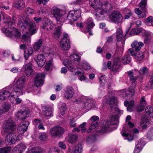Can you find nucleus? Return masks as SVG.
<instances>
[{
    "instance_id": "obj_44",
    "label": "nucleus",
    "mask_w": 153,
    "mask_h": 153,
    "mask_svg": "<svg viewBox=\"0 0 153 153\" xmlns=\"http://www.w3.org/2000/svg\"><path fill=\"white\" fill-rule=\"evenodd\" d=\"M79 65L82 68L86 70L90 69L91 68L90 66L85 61L82 62L81 63H80Z\"/></svg>"
},
{
    "instance_id": "obj_33",
    "label": "nucleus",
    "mask_w": 153,
    "mask_h": 153,
    "mask_svg": "<svg viewBox=\"0 0 153 153\" xmlns=\"http://www.w3.org/2000/svg\"><path fill=\"white\" fill-rule=\"evenodd\" d=\"M147 1V0H141L139 4V7L142 10L145 12H147V10L146 8Z\"/></svg>"
},
{
    "instance_id": "obj_1",
    "label": "nucleus",
    "mask_w": 153,
    "mask_h": 153,
    "mask_svg": "<svg viewBox=\"0 0 153 153\" xmlns=\"http://www.w3.org/2000/svg\"><path fill=\"white\" fill-rule=\"evenodd\" d=\"M4 131L9 133L5 137V141L6 144L11 145L15 144L16 141L22 139L21 136L16 131V126L14 121L9 119L4 121L3 126Z\"/></svg>"
},
{
    "instance_id": "obj_36",
    "label": "nucleus",
    "mask_w": 153,
    "mask_h": 153,
    "mask_svg": "<svg viewBox=\"0 0 153 153\" xmlns=\"http://www.w3.org/2000/svg\"><path fill=\"white\" fill-rule=\"evenodd\" d=\"M53 67V64L52 62V59L48 61L45 66V70L46 71H49L50 70L52 69Z\"/></svg>"
},
{
    "instance_id": "obj_2",
    "label": "nucleus",
    "mask_w": 153,
    "mask_h": 153,
    "mask_svg": "<svg viewBox=\"0 0 153 153\" xmlns=\"http://www.w3.org/2000/svg\"><path fill=\"white\" fill-rule=\"evenodd\" d=\"M117 102V98L114 97H111L108 102L110 105L111 112L116 113V114H122L123 113V111L120 110L118 108H117L116 105ZM118 116L117 114L116 115H113L111 116V118L110 121H107L106 122L105 124L104 127H102L101 130L99 131L100 132L102 133L105 132L108 130V128L112 125L117 124L118 123Z\"/></svg>"
},
{
    "instance_id": "obj_27",
    "label": "nucleus",
    "mask_w": 153,
    "mask_h": 153,
    "mask_svg": "<svg viewBox=\"0 0 153 153\" xmlns=\"http://www.w3.org/2000/svg\"><path fill=\"white\" fill-rule=\"evenodd\" d=\"M95 102L93 99H88L86 102L85 103V106L86 108L90 110L92 108L95 106Z\"/></svg>"
},
{
    "instance_id": "obj_43",
    "label": "nucleus",
    "mask_w": 153,
    "mask_h": 153,
    "mask_svg": "<svg viewBox=\"0 0 153 153\" xmlns=\"http://www.w3.org/2000/svg\"><path fill=\"white\" fill-rule=\"evenodd\" d=\"M134 58L137 60L140 61L143 58V53L141 51H138L134 55Z\"/></svg>"
},
{
    "instance_id": "obj_54",
    "label": "nucleus",
    "mask_w": 153,
    "mask_h": 153,
    "mask_svg": "<svg viewBox=\"0 0 153 153\" xmlns=\"http://www.w3.org/2000/svg\"><path fill=\"white\" fill-rule=\"evenodd\" d=\"M86 124V123L84 122L79 126V128L81 129V131L82 133L85 132L86 131V129L85 127Z\"/></svg>"
},
{
    "instance_id": "obj_53",
    "label": "nucleus",
    "mask_w": 153,
    "mask_h": 153,
    "mask_svg": "<svg viewBox=\"0 0 153 153\" xmlns=\"http://www.w3.org/2000/svg\"><path fill=\"white\" fill-rule=\"evenodd\" d=\"M147 137L149 139H152L153 138V128L150 129L147 133Z\"/></svg>"
},
{
    "instance_id": "obj_48",
    "label": "nucleus",
    "mask_w": 153,
    "mask_h": 153,
    "mask_svg": "<svg viewBox=\"0 0 153 153\" xmlns=\"http://www.w3.org/2000/svg\"><path fill=\"white\" fill-rule=\"evenodd\" d=\"M82 149V145L80 144H78L75 147L74 153H81Z\"/></svg>"
},
{
    "instance_id": "obj_16",
    "label": "nucleus",
    "mask_w": 153,
    "mask_h": 153,
    "mask_svg": "<svg viewBox=\"0 0 153 153\" xmlns=\"http://www.w3.org/2000/svg\"><path fill=\"white\" fill-rule=\"evenodd\" d=\"M64 131L62 127L55 126L50 129L49 134L52 137H58L63 133Z\"/></svg>"
},
{
    "instance_id": "obj_17",
    "label": "nucleus",
    "mask_w": 153,
    "mask_h": 153,
    "mask_svg": "<svg viewBox=\"0 0 153 153\" xmlns=\"http://www.w3.org/2000/svg\"><path fill=\"white\" fill-rule=\"evenodd\" d=\"M29 124L28 121L20 123L19 125L18 128V134L21 136V134H22L25 132L27 128V127Z\"/></svg>"
},
{
    "instance_id": "obj_60",
    "label": "nucleus",
    "mask_w": 153,
    "mask_h": 153,
    "mask_svg": "<svg viewBox=\"0 0 153 153\" xmlns=\"http://www.w3.org/2000/svg\"><path fill=\"white\" fill-rule=\"evenodd\" d=\"M2 54L4 57H7L10 56V52L8 50H5L3 51Z\"/></svg>"
},
{
    "instance_id": "obj_19",
    "label": "nucleus",
    "mask_w": 153,
    "mask_h": 153,
    "mask_svg": "<svg viewBox=\"0 0 153 153\" xmlns=\"http://www.w3.org/2000/svg\"><path fill=\"white\" fill-rule=\"evenodd\" d=\"M105 12L102 7L96 8L94 12V16L95 19L98 20H100Z\"/></svg>"
},
{
    "instance_id": "obj_18",
    "label": "nucleus",
    "mask_w": 153,
    "mask_h": 153,
    "mask_svg": "<svg viewBox=\"0 0 153 153\" xmlns=\"http://www.w3.org/2000/svg\"><path fill=\"white\" fill-rule=\"evenodd\" d=\"M35 60L38 66L42 67L44 65L46 61L44 56L42 54H37L35 57Z\"/></svg>"
},
{
    "instance_id": "obj_38",
    "label": "nucleus",
    "mask_w": 153,
    "mask_h": 153,
    "mask_svg": "<svg viewBox=\"0 0 153 153\" xmlns=\"http://www.w3.org/2000/svg\"><path fill=\"white\" fill-rule=\"evenodd\" d=\"M59 25V26H58V28L56 29L53 35V37L56 39H58L61 33V28L62 25H60V24Z\"/></svg>"
},
{
    "instance_id": "obj_7",
    "label": "nucleus",
    "mask_w": 153,
    "mask_h": 153,
    "mask_svg": "<svg viewBox=\"0 0 153 153\" xmlns=\"http://www.w3.org/2000/svg\"><path fill=\"white\" fill-rule=\"evenodd\" d=\"M25 77L22 76L17 80L14 87L12 88V92L15 95H20L23 94V88L25 87Z\"/></svg>"
},
{
    "instance_id": "obj_20",
    "label": "nucleus",
    "mask_w": 153,
    "mask_h": 153,
    "mask_svg": "<svg viewBox=\"0 0 153 153\" xmlns=\"http://www.w3.org/2000/svg\"><path fill=\"white\" fill-rule=\"evenodd\" d=\"M3 19L4 20V23L6 24H8L9 25H11L15 22L16 17L15 15H13L12 16V19H11L10 17L8 15L4 14L3 15Z\"/></svg>"
},
{
    "instance_id": "obj_28",
    "label": "nucleus",
    "mask_w": 153,
    "mask_h": 153,
    "mask_svg": "<svg viewBox=\"0 0 153 153\" xmlns=\"http://www.w3.org/2000/svg\"><path fill=\"white\" fill-rule=\"evenodd\" d=\"M124 105L127 107V110L129 112H131L133 110V108L134 105V101L131 100L129 102L128 101H126L124 102Z\"/></svg>"
},
{
    "instance_id": "obj_46",
    "label": "nucleus",
    "mask_w": 153,
    "mask_h": 153,
    "mask_svg": "<svg viewBox=\"0 0 153 153\" xmlns=\"http://www.w3.org/2000/svg\"><path fill=\"white\" fill-rule=\"evenodd\" d=\"M26 148V147L25 145L24 144L21 143L17 145L16 148L14 149V150L15 151H17V149L19 151L21 152L24 151Z\"/></svg>"
},
{
    "instance_id": "obj_64",
    "label": "nucleus",
    "mask_w": 153,
    "mask_h": 153,
    "mask_svg": "<svg viewBox=\"0 0 153 153\" xmlns=\"http://www.w3.org/2000/svg\"><path fill=\"white\" fill-rule=\"evenodd\" d=\"M148 85L151 88H153V76H151Z\"/></svg>"
},
{
    "instance_id": "obj_41",
    "label": "nucleus",
    "mask_w": 153,
    "mask_h": 153,
    "mask_svg": "<svg viewBox=\"0 0 153 153\" xmlns=\"http://www.w3.org/2000/svg\"><path fill=\"white\" fill-rule=\"evenodd\" d=\"M134 11L135 13L138 15V17L140 18H145L146 16L147 12H144L143 13H142V11L139 8H136Z\"/></svg>"
},
{
    "instance_id": "obj_39",
    "label": "nucleus",
    "mask_w": 153,
    "mask_h": 153,
    "mask_svg": "<svg viewBox=\"0 0 153 153\" xmlns=\"http://www.w3.org/2000/svg\"><path fill=\"white\" fill-rule=\"evenodd\" d=\"M117 38L118 42H120L123 39V32L122 29L120 27L117 30Z\"/></svg>"
},
{
    "instance_id": "obj_51",
    "label": "nucleus",
    "mask_w": 153,
    "mask_h": 153,
    "mask_svg": "<svg viewBox=\"0 0 153 153\" xmlns=\"http://www.w3.org/2000/svg\"><path fill=\"white\" fill-rule=\"evenodd\" d=\"M98 125V122H92L91 125L89 127V129L87 130V132H89L90 131V130L92 129L95 128L96 127H97Z\"/></svg>"
},
{
    "instance_id": "obj_6",
    "label": "nucleus",
    "mask_w": 153,
    "mask_h": 153,
    "mask_svg": "<svg viewBox=\"0 0 153 153\" xmlns=\"http://www.w3.org/2000/svg\"><path fill=\"white\" fill-rule=\"evenodd\" d=\"M51 12L55 19L57 24L62 25L64 22L66 23V18L62 10L56 7H53L51 10Z\"/></svg>"
},
{
    "instance_id": "obj_63",
    "label": "nucleus",
    "mask_w": 153,
    "mask_h": 153,
    "mask_svg": "<svg viewBox=\"0 0 153 153\" xmlns=\"http://www.w3.org/2000/svg\"><path fill=\"white\" fill-rule=\"evenodd\" d=\"M90 120L92 122H98V121L99 120V117L97 116H93L90 118Z\"/></svg>"
},
{
    "instance_id": "obj_13",
    "label": "nucleus",
    "mask_w": 153,
    "mask_h": 153,
    "mask_svg": "<svg viewBox=\"0 0 153 153\" xmlns=\"http://www.w3.org/2000/svg\"><path fill=\"white\" fill-rule=\"evenodd\" d=\"M60 47L62 50L67 51L70 48V42L69 37L68 34H65L61 39L60 42Z\"/></svg>"
},
{
    "instance_id": "obj_55",
    "label": "nucleus",
    "mask_w": 153,
    "mask_h": 153,
    "mask_svg": "<svg viewBox=\"0 0 153 153\" xmlns=\"http://www.w3.org/2000/svg\"><path fill=\"white\" fill-rule=\"evenodd\" d=\"M34 10L30 8H27L25 10V13L27 15H32L34 13Z\"/></svg>"
},
{
    "instance_id": "obj_62",
    "label": "nucleus",
    "mask_w": 153,
    "mask_h": 153,
    "mask_svg": "<svg viewBox=\"0 0 153 153\" xmlns=\"http://www.w3.org/2000/svg\"><path fill=\"white\" fill-rule=\"evenodd\" d=\"M146 101L144 97H143L141 99L139 105H140L145 107L146 105Z\"/></svg>"
},
{
    "instance_id": "obj_14",
    "label": "nucleus",
    "mask_w": 153,
    "mask_h": 153,
    "mask_svg": "<svg viewBox=\"0 0 153 153\" xmlns=\"http://www.w3.org/2000/svg\"><path fill=\"white\" fill-rule=\"evenodd\" d=\"M29 114L28 108L25 107L18 111L16 114V116L19 119L23 120L26 119Z\"/></svg>"
},
{
    "instance_id": "obj_56",
    "label": "nucleus",
    "mask_w": 153,
    "mask_h": 153,
    "mask_svg": "<svg viewBox=\"0 0 153 153\" xmlns=\"http://www.w3.org/2000/svg\"><path fill=\"white\" fill-rule=\"evenodd\" d=\"M10 151V148H3L1 149L0 152V153H9Z\"/></svg>"
},
{
    "instance_id": "obj_22",
    "label": "nucleus",
    "mask_w": 153,
    "mask_h": 153,
    "mask_svg": "<svg viewBox=\"0 0 153 153\" xmlns=\"http://www.w3.org/2000/svg\"><path fill=\"white\" fill-rule=\"evenodd\" d=\"M142 33V36L145 37L144 43L145 44H150L152 41V37L150 33L146 31H143Z\"/></svg>"
},
{
    "instance_id": "obj_9",
    "label": "nucleus",
    "mask_w": 153,
    "mask_h": 153,
    "mask_svg": "<svg viewBox=\"0 0 153 153\" xmlns=\"http://www.w3.org/2000/svg\"><path fill=\"white\" fill-rule=\"evenodd\" d=\"M15 94L12 92V88L8 87L0 91V100L4 101L8 98L13 97Z\"/></svg>"
},
{
    "instance_id": "obj_59",
    "label": "nucleus",
    "mask_w": 153,
    "mask_h": 153,
    "mask_svg": "<svg viewBox=\"0 0 153 153\" xmlns=\"http://www.w3.org/2000/svg\"><path fill=\"white\" fill-rule=\"evenodd\" d=\"M39 139L43 141H45L46 140L47 138V136L46 134L45 133H43L41 134L39 136Z\"/></svg>"
},
{
    "instance_id": "obj_30",
    "label": "nucleus",
    "mask_w": 153,
    "mask_h": 153,
    "mask_svg": "<svg viewBox=\"0 0 153 153\" xmlns=\"http://www.w3.org/2000/svg\"><path fill=\"white\" fill-rule=\"evenodd\" d=\"M101 7L105 10V12L109 11L113 9V6L111 4L107 1L105 2L102 4Z\"/></svg>"
},
{
    "instance_id": "obj_45",
    "label": "nucleus",
    "mask_w": 153,
    "mask_h": 153,
    "mask_svg": "<svg viewBox=\"0 0 153 153\" xmlns=\"http://www.w3.org/2000/svg\"><path fill=\"white\" fill-rule=\"evenodd\" d=\"M59 113L62 116H63L66 111V105L65 103H62L59 108Z\"/></svg>"
},
{
    "instance_id": "obj_15",
    "label": "nucleus",
    "mask_w": 153,
    "mask_h": 153,
    "mask_svg": "<svg viewBox=\"0 0 153 153\" xmlns=\"http://www.w3.org/2000/svg\"><path fill=\"white\" fill-rule=\"evenodd\" d=\"M45 75L44 73H38L36 74L34 79V84L36 87L41 86L43 85Z\"/></svg>"
},
{
    "instance_id": "obj_40",
    "label": "nucleus",
    "mask_w": 153,
    "mask_h": 153,
    "mask_svg": "<svg viewBox=\"0 0 153 153\" xmlns=\"http://www.w3.org/2000/svg\"><path fill=\"white\" fill-rule=\"evenodd\" d=\"M10 108V106L8 104H3L0 109V112L2 114L3 113L7 112Z\"/></svg>"
},
{
    "instance_id": "obj_47",
    "label": "nucleus",
    "mask_w": 153,
    "mask_h": 153,
    "mask_svg": "<svg viewBox=\"0 0 153 153\" xmlns=\"http://www.w3.org/2000/svg\"><path fill=\"white\" fill-rule=\"evenodd\" d=\"M131 60V58L128 55L125 56L122 59V62L124 65L129 63Z\"/></svg>"
},
{
    "instance_id": "obj_50",
    "label": "nucleus",
    "mask_w": 153,
    "mask_h": 153,
    "mask_svg": "<svg viewBox=\"0 0 153 153\" xmlns=\"http://www.w3.org/2000/svg\"><path fill=\"white\" fill-rule=\"evenodd\" d=\"M96 140L95 136L91 135L89 136L87 138V141L88 142L92 143Z\"/></svg>"
},
{
    "instance_id": "obj_25",
    "label": "nucleus",
    "mask_w": 153,
    "mask_h": 153,
    "mask_svg": "<svg viewBox=\"0 0 153 153\" xmlns=\"http://www.w3.org/2000/svg\"><path fill=\"white\" fill-rule=\"evenodd\" d=\"M144 44L142 42H138L137 40L134 41L131 44L132 48H134L136 51H140L141 47H143Z\"/></svg>"
},
{
    "instance_id": "obj_57",
    "label": "nucleus",
    "mask_w": 153,
    "mask_h": 153,
    "mask_svg": "<svg viewBox=\"0 0 153 153\" xmlns=\"http://www.w3.org/2000/svg\"><path fill=\"white\" fill-rule=\"evenodd\" d=\"M122 135L124 136H127L126 138L128 141H131L133 139V136H128V134L125 132H124L122 133Z\"/></svg>"
},
{
    "instance_id": "obj_10",
    "label": "nucleus",
    "mask_w": 153,
    "mask_h": 153,
    "mask_svg": "<svg viewBox=\"0 0 153 153\" xmlns=\"http://www.w3.org/2000/svg\"><path fill=\"white\" fill-rule=\"evenodd\" d=\"M2 30L6 36L10 37L14 36L16 38H19L21 35L20 32L18 30L14 27L4 28Z\"/></svg>"
},
{
    "instance_id": "obj_58",
    "label": "nucleus",
    "mask_w": 153,
    "mask_h": 153,
    "mask_svg": "<svg viewBox=\"0 0 153 153\" xmlns=\"http://www.w3.org/2000/svg\"><path fill=\"white\" fill-rule=\"evenodd\" d=\"M142 141H143L141 140H140V141H139L137 143V145L136 146V147L142 149L144 146L143 143Z\"/></svg>"
},
{
    "instance_id": "obj_8",
    "label": "nucleus",
    "mask_w": 153,
    "mask_h": 153,
    "mask_svg": "<svg viewBox=\"0 0 153 153\" xmlns=\"http://www.w3.org/2000/svg\"><path fill=\"white\" fill-rule=\"evenodd\" d=\"M81 16V11L80 9L70 11L66 17V24H72Z\"/></svg>"
},
{
    "instance_id": "obj_26",
    "label": "nucleus",
    "mask_w": 153,
    "mask_h": 153,
    "mask_svg": "<svg viewBox=\"0 0 153 153\" xmlns=\"http://www.w3.org/2000/svg\"><path fill=\"white\" fill-rule=\"evenodd\" d=\"M90 4L94 8L101 7L102 3L100 0H90Z\"/></svg>"
},
{
    "instance_id": "obj_5",
    "label": "nucleus",
    "mask_w": 153,
    "mask_h": 153,
    "mask_svg": "<svg viewBox=\"0 0 153 153\" xmlns=\"http://www.w3.org/2000/svg\"><path fill=\"white\" fill-rule=\"evenodd\" d=\"M19 25L21 28H26L28 27L29 30L33 35L36 32L35 29L36 24L32 20L28 18L27 17L24 19L23 17H21L19 19Z\"/></svg>"
},
{
    "instance_id": "obj_4",
    "label": "nucleus",
    "mask_w": 153,
    "mask_h": 153,
    "mask_svg": "<svg viewBox=\"0 0 153 153\" xmlns=\"http://www.w3.org/2000/svg\"><path fill=\"white\" fill-rule=\"evenodd\" d=\"M80 57L78 54L73 53L70 55L68 59H65L63 61V64L66 66L71 72H75L74 75H79V74H83L84 72L82 71H75L77 67L74 66L75 65H79L80 63Z\"/></svg>"
},
{
    "instance_id": "obj_3",
    "label": "nucleus",
    "mask_w": 153,
    "mask_h": 153,
    "mask_svg": "<svg viewBox=\"0 0 153 153\" xmlns=\"http://www.w3.org/2000/svg\"><path fill=\"white\" fill-rule=\"evenodd\" d=\"M134 72L129 71L127 72L128 76L129 78L130 81L132 84L128 89V91L131 95H134L135 93L134 88L136 84V80L139 79L140 82L142 81L144 75L148 72V69L146 67H143L141 69L138 70L134 69Z\"/></svg>"
},
{
    "instance_id": "obj_11",
    "label": "nucleus",
    "mask_w": 153,
    "mask_h": 153,
    "mask_svg": "<svg viewBox=\"0 0 153 153\" xmlns=\"http://www.w3.org/2000/svg\"><path fill=\"white\" fill-rule=\"evenodd\" d=\"M110 18L113 22L118 25L123 22V17L119 12H113L110 16Z\"/></svg>"
},
{
    "instance_id": "obj_23",
    "label": "nucleus",
    "mask_w": 153,
    "mask_h": 153,
    "mask_svg": "<svg viewBox=\"0 0 153 153\" xmlns=\"http://www.w3.org/2000/svg\"><path fill=\"white\" fill-rule=\"evenodd\" d=\"M73 89L71 87H68L64 94L65 98L67 99H69L73 96Z\"/></svg>"
},
{
    "instance_id": "obj_37",
    "label": "nucleus",
    "mask_w": 153,
    "mask_h": 153,
    "mask_svg": "<svg viewBox=\"0 0 153 153\" xmlns=\"http://www.w3.org/2000/svg\"><path fill=\"white\" fill-rule=\"evenodd\" d=\"M145 111L147 115L150 117H153V107L150 105L147 106L145 109Z\"/></svg>"
},
{
    "instance_id": "obj_24",
    "label": "nucleus",
    "mask_w": 153,
    "mask_h": 153,
    "mask_svg": "<svg viewBox=\"0 0 153 153\" xmlns=\"http://www.w3.org/2000/svg\"><path fill=\"white\" fill-rule=\"evenodd\" d=\"M32 61L24 65L25 68V73L27 76H30L33 72L32 68Z\"/></svg>"
},
{
    "instance_id": "obj_35",
    "label": "nucleus",
    "mask_w": 153,
    "mask_h": 153,
    "mask_svg": "<svg viewBox=\"0 0 153 153\" xmlns=\"http://www.w3.org/2000/svg\"><path fill=\"white\" fill-rule=\"evenodd\" d=\"M143 31H145L141 28H138L137 29L134 28L132 29L131 31V33L133 35H142Z\"/></svg>"
},
{
    "instance_id": "obj_34",
    "label": "nucleus",
    "mask_w": 153,
    "mask_h": 153,
    "mask_svg": "<svg viewBox=\"0 0 153 153\" xmlns=\"http://www.w3.org/2000/svg\"><path fill=\"white\" fill-rule=\"evenodd\" d=\"M33 52V50L31 47H29L24 51L25 58L27 60L28 58L31 55Z\"/></svg>"
},
{
    "instance_id": "obj_61",
    "label": "nucleus",
    "mask_w": 153,
    "mask_h": 153,
    "mask_svg": "<svg viewBox=\"0 0 153 153\" xmlns=\"http://www.w3.org/2000/svg\"><path fill=\"white\" fill-rule=\"evenodd\" d=\"M28 34V33H26V34H23L22 36V39L24 41H27L29 39V37Z\"/></svg>"
},
{
    "instance_id": "obj_49",
    "label": "nucleus",
    "mask_w": 153,
    "mask_h": 153,
    "mask_svg": "<svg viewBox=\"0 0 153 153\" xmlns=\"http://www.w3.org/2000/svg\"><path fill=\"white\" fill-rule=\"evenodd\" d=\"M124 11V13H125V19H127L129 18L132 14L131 11L127 8H125Z\"/></svg>"
},
{
    "instance_id": "obj_42",
    "label": "nucleus",
    "mask_w": 153,
    "mask_h": 153,
    "mask_svg": "<svg viewBox=\"0 0 153 153\" xmlns=\"http://www.w3.org/2000/svg\"><path fill=\"white\" fill-rule=\"evenodd\" d=\"M77 134H71L69 136L68 142L72 144L75 142L77 139Z\"/></svg>"
},
{
    "instance_id": "obj_31",
    "label": "nucleus",
    "mask_w": 153,
    "mask_h": 153,
    "mask_svg": "<svg viewBox=\"0 0 153 153\" xmlns=\"http://www.w3.org/2000/svg\"><path fill=\"white\" fill-rule=\"evenodd\" d=\"M43 42V40L40 39L35 42L33 45V48L36 51L39 50L42 47Z\"/></svg>"
},
{
    "instance_id": "obj_21",
    "label": "nucleus",
    "mask_w": 153,
    "mask_h": 153,
    "mask_svg": "<svg viewBox=\"0 0 153 153\" xmlns=\"http://www.w3.org/2000/svg\"><path fill=\"white\" fill-rule=\"evenodd\" d=\"M43 114L45 118H48L52 116V111L51 107L45 106L42 107Z\"/></svg>"
},
{
    "instance_id": "obj_29",
    "label": "nucleus",
    "mask_w": 153,
    "mask_h": 153,
    "mask_svg": "<svg viewBox=\"0 0 153 153\" xmlns=\"http://www.w3.org/2000/svg\"><path fill=\"white\" fill-rule=\"evenodd\" d=\"M13 5L18 9H22L25 7V2L22 0H18L15 2Z\"/></svg>"
},
{
    "instance_id": "obj_32",
    "label": "nucleus",
    "mask_w": 153,
    "mask_h": 153,
    "mask_svg": "<svg viewBox=\"0 0 153 153\" xmlns=\"http://www.w3.org/2000/svg\"><path fill=\"white\" fill-rule=\"evenodd\" d=\"M86 23L87 25V31L88 32L94 26V24L91 18H89L87 19Z\"/></svg>"
},
{
    "instance_id": "obj_12",
    "label": "nucleus",
    "mask_w": 153,
    "mask_h": 153,
    "mask_svg": "<svg viewBox=\"0 0 153 153\" xmlns=\"http://www.w3.org/2000/svg\"><path fill=\"white\" fill-rule=\"evenodd\" d=\"M43 26L42 28L48 33L55 28V25L50 20L46 18L44 19L42 21Z\"/></svg>"
},
{
    "instance_id": "obj_52",
    "label": "nucleus",
    "mask_w": 153,
    "mask_h": 153,
    "mask_svg": "<svg viewBox=\"0 0 153 153\" xmlns=\"http://www.w3.org/2000/svg\"><path fill=\"white\" fill-rule=\"evenodd\" d=\"M69 119L70 120V125L71 127H74L76 126V123H75V119L73 117H70Z\"/></svg>"
}]
</instances>
